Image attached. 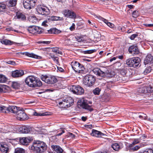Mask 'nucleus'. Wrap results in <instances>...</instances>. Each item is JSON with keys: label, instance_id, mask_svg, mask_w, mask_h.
Listing matches in <instances>:
<instances>
[{"label": "nucleus", "instance_id": "f257e3e1", "mask_svg": "<svg viewBox=\"0 0 153 153\" xmlns=\"http://www.w3.org/2000/svg\"><path fill=\"white\" fill-rule=\"evenodd\" d=\"M47 146L42 141L37 140L33 143L31 146V149L36 153H40L45 151L47 149Z\"/></svg>", "mask_w": 153, "mask_h": 153}, {"label": "nucleus", "instance_id": "f03ea898", "mask_svg": "<svg viewBox=\"0 0 153 153\" xmlns=\"http://www.w3.org/2000/svg\"><path fill=\"white\" fill-rule=\"evenodd\" d=\"M26 84L31 87H40L42 86V82L36 77L33 76L27 77L25 79Z\"/></svg>", "mask_w": 153, "mask_h": 153}, {"label": "nucleus", "instance_id": "7ed1b4c3", "mask_svg": "<svg viewBox=\"0 0 153 153\" xmlns=\"http://www.w3.org/2000/svg\"><path fill=\"white\" fill-rule=\"evenodd\" d=\"M93 72L98 76L101 77L106 76L108 77H112L115 74L114 72L112 71H107L105 72H103L100 68H95L92 70Z\"/></svg>", "mask_w": 153, "mask_h": 153}, {"label": "nucleus", "instance_id": "20e7f679", "mask_svg": "<svg viewBox=\"0 0 153 153\" xmlns=\"http://www.w3.org/2000/svg\"><path fill=\"white\" fill-rule=\"evenodd\" d=\"M140 59L138 57H134L128 59L126 64L129 67L136 68L139 66Z\"/></svg>", "mask_w": 153, "mask_h": 153}, {"label": "nucleus", "instance_id": "39448f33", "mask_svg": "<svg viewBox=\"0 0 153 153\" xmlns=\"http://www.w3.org/2000/svg\"><path fill=\"white\" fill-rule=\"evenodd\" d=\"M96 81L95 77L91 75L86 76L83 80V84L86 87H91L94 84Z\"/></svg>", "mask_w": 153, "mask_h": 153}, {"label": "nucleus", "instance_id": "423d86ee", "mask_svg": "<svg viewBox=\"0 0 153 153\" xmlns=\"http://www.w3.org/2000/svg\"><path fill=\"white\" fill-rule=\"evenodd\" d=\"M41 79L45 83L49 84H53L57 82V79L54 76L42 75Z\"/></svg>", "mask_w": 153, "mask_h": 153}, {"label": "nucleus", "instance_id": "0eeeda50", "mask_svg": "<svg viewBox=\"0 0 153 153\" xmlns=\"http://www.w3.org/2000/svg\"><path fill=\"white\" fill-rule=\"evenodd\" d=\"M36 12L40 14L47 16L50 13L49 9L46 6L40 5L38 6L36 8Z\"/></svg>", "mask_w": 153, "mask_h": 153}, {"label": "nucleus", "instance_id": "6e6552de", "mask_svg": "<svg viewBox=\"0 0 153 153\" xmlns=\"http://www.w3.org/2000/svg\"><path fill=\"white\" fill-rule=\"evenodd\" d=\"M71 66L73 69L76 72L83 73L85 68L82 65L77 61L72 62Z\"/></svg>", "mask_w": 153, "mask_h": 153}, {"label": "nucleus", "instance_id": "1a4fd4ad", "mask_svg": "<svg viewBox=\"0 0 153 153\" xmlns=\"http://www.w3.org/2000/svg\"><path fill=\"white\" fill-rule=\"evenodd\" d=\"M74 100L71 97H68L63 100L62 102L59 103V105H63L62 107L64 108L69 107L72 105L74 104Z\"/></svg>", "mask_w": 153, "mask_h": 153}, {"label": "nucleus", "instance_id": "9d476101", "mask_svg": "<svg viewBox=\"0 0 153 153\" xmlns=\"http://www.w3.org/2000/svg\"><path fill=\"white\" fill-rule=\"evenodd\" d=\"M77 104L78 105H79L82 108L87 110L90 112L93 110L92 106L88 105L87 101L84 99L79 100Z\"/></svg>", "mask_w": 153, "mask_h": 153}, {"label": "nucleus", "instance_id": "9b49d317", "mask_svg": "<svg viewBox=\"0 0 153 153\" xmlns=\"http://www.w3.org/2000/svg\"><path fill=\"white\" fill-rule=\"evenodd\" d=\"M70 90L73 93L77 95L82 94L84 92L83 88L79 85H72L70 86Z\"/></svg>", "mask_w": 153, "mask_h": 153}, {"label": "nucleus", "instance_id": "f8f14e48", "mask_svg": "<svg viewBox=\"0 0 153 153\" xmlns=\"http://www.w3.org/2000/svg\"><path fill=\"white\" fill-rule=\"evenodd\" d=\"M37 0H24L23 5L25 8L30 9L36 4Z\"/></svg>", "mask_w": 153, "mask_h": 153}, {"label": "nucleus", "instance_id": "ddd939ff", "mask_svg": "<svg viewBox=\"0 0 153 153\" xmlns=\"http://www.w3.org/2000/svg\"><path fill=\"white\" fill-rule=\"evenodd\" d=\"M16 117L18 120H24L27 119V116L25 113L24 110L21 108L17 113Z\"/></svg>", "mask_w": 153, "mask_h": 153}, {"label": "nucleus", "instance_id": "4468645a", "mask_svg": "<svg viewBox=\"0 0 153 153\" xmlns=\"http://www.w3.org/2000/svg\"><path fill=\"white\" fill-rule=\"evenodd\" d=\"M145 146V144L141 143L138 145L135 146H134V145H132L131 147L130 146V145H129L128 147L130 151L134 152L140 149V148L143 147Z\"/></svg>", "mask_w": 153, "mask_h": 153}, {"label": "nucleus", "instance_id": "2eb2a0df", "mask_svg": "<svg viewBox=\"0 0 153 153\" xmlns=\"http://www.w3.org/2000/svg\"><path fill=\"white\" fill-rule=\"evenodd\" d=\"M65 16L71 18H74L76 17V14L72 11L69 10H65L63 11Z\"/></svg>", "mask_w": 153, "mask_h": 153}, {"label": "nucleus", "instance_id": "dca6fc26", "mask_svg": "<svg viewBox=\"0 0 153 153\" xmlns=\"http://www.w3.org/2000/svg\"><path fill=\"white\" fill-rule=\"evenodd\" d=\"M128 51L130 53L134 55L138 54L140 52L137 47L134 45L130 46L128 49Z\"/></svg>", "mask_w": 153, "mask_h": 153}, {"label": "nucleus", "instance_id": "f3484780", "mask_svg": "<svg viewBox=\"0 0 153 153\" xmlns=\"http://www.w3.org/2000/svg\"><path fill=\"white\" fill-rule=\"evenodd\" d=\"M24 74L23 70H16L13 71L12 73V76L13 77H18L22 76Z\"/></svg>", "mask_w": 153, "mask_h": 153}, {"label": "nucleus", "instance_id": "a211bd4d", "mask_svg": "<svg viewBox=\"0 0 153 153\" xmlns=\"http://www.w3.org/2000/svg\"><path fill=\"white\" fill-rule=\"evenodd\" d=\"M19 53L23 55H25L28 57L35 59H41L42 58V57L41 56L37 55L32 53H30L28 52H25L23 53Z\"/></svg>", "mask_w": 153, "mask_h": 153}, {"label": "nucleus", "instance_id": "6ab92c4d", "mask_svg": "<svg viewBox=\"0 0 153 153\" xmlns=\"http://www.w3.org/2000/svg\"><path fill=\"white\" fill-rule=\"evenodd\" d=\"M21 107H17L16 106H10L7 108V110L13 113H16Z\"/></svg>", "mask_w": 153, "mask_h": 153}, {"label": "nucleus", "instance_id": "aec40b11", "mask_svg": "<svg viewBox=\"0 0 153 153\" xmlns=\"http://www.w3.org/2000/svg\"><path fill=\"white\" fill-rule=\"evenodd\" d=\"M91 135L93 136L100 137L104 136V134L100 131L93 129L92 130V132L91 133Z\"/></svg>", "mask_w": 153, "mask_h": 153}, {"label": "nucleus", "instance_id": "412c9836", "mask_svg": "<svg viewBox=\"0 0 153 153\" xmlns=\"http://www.w3.org/2000/svg\"><path fill=\"white\" fill-rule=\"evenodd\" d=\"M19 131L22 133H28L30 131V129L29 127L22 126L19 129Z\"/></svg>", "mask_w": 153, "mask_h": 153}, {"label": "nucleus", "instance_id": "4be33fe9", "mask_svg": "<svg viewBox=\"0 0 153 153\" xmlns=\"http://www.w3.org/2000/svg\"><path fill=\"white\" fill-rule=\"evenodd\" d=\"M0 150L2 153H7L8 152V146L5 144H1L0 146Z\"/></svg>", "mask_w": 153, "mask_h": 153}, {"label": "nucleus", "instance_id": "5701e85b", "mask_svg": "<svg viewBox=\"0 0 153 153\" xmlns=\"http://www.w3.org/2000/svg\"><path fill=\"white\" fill-rule=\"evenodd\" d=\"M30 141V139H29L26 137H22L19 139L20 143L23 145H27Z\"/></svg>", "mask_w": 153, "mask_h": 153}, {"label": "nucleus", "instance_id": "b1692460", "mask_svg": "<svg viewBox=\"0 0 153 153\" xmlns=\"http://www.w3.org/2000/svg\"><path fill=\"white\" fill-rule=\"evenodd\" d=\"M153 57L150 54H148L144 60L145 65L147 64L152 62Z\"/></svg>", "mask_w": 153, "mask_h": 153}, {"label": "nucleus", "instance_id": "393cba45", "mask_svg": "<svg viewBox=\"0 0 153 153\" xmlns=\"http://www.w3.org/2000/svg\"><path fill=\"white\" fill-rule=\"evenodd\" d=\"M17 0H9L7 4V6L9 7L15 6L17 4Z\"/></svg>", "mask_w": 153, "mask_h": 153}, {"label": "nucleus", "instance_id": "a878e982", "mask_svg": "<svg viewBox=\"0 0 153 153\" xmlns=\"http://www.w3.org/2000/svg\"><path fill=\"white\" fill-rule=\"evenodd\" d=\"M52 147L56 153H62L63 152V150L59 146H52Z\"/></svg>", "mask_w": 153, "mask_h": 153}, {"label": "nucleus", "instance_id": "bb28decb", "mask_svg": "<svg viewBox=\"0 0 153 153\" xmlns=\"http://www.w3.org/2000/svg\"><path fill=\"white\" fill-rule=\"evenodd\" d=\"M0 42L2 44L8 45H11L14 43V42L7 39L3 40H1Z\"/></svg>", "mask_w": 153, "mask_h": 153}, {"label": "nucleus", "instance_id": "cd10ccee", "mask_svg": "<svg viewBox=\"0 0 153 153\" xmlns=\"http://www.w3.org/2000/svg\"><path fill=\"white\" fill-rule=\"evenodd\" d=\"M117 143H114L111 145L112 148L115 151H117L120 149L122 146Z\"/></svg>", "mask_w": 153, "mask_h": 153}, {"label": "nucleus", "instance_id": "c85d7f7f", "mask_svg": "<svg viewBox=\"0 0 153 153\" xmlns=\"http://www.w3.org/2000/svg\"><path fill=\"white\" fill-rule=\"evenodd\" d=\"M48 32L50 34H58L61 32V31L56 28H51L50 30H48Z\"/></svg>", "mask_w": 153, "mask_h": 153}, {"label": "nucleus", "instance_id": "c756f323", "mask_svg": "<svg viewBox=\"0 0 153 153\" xmlns=\"http://www.w3.org/2000/svg\"><path fill=\"white\" fill-rule=\"evenodd\" d=\"M36 26H33L29 28L28 30L30 33L33 34H36Z\"/></svg>", "mask_w": 153, "mask_h": 153}, {"label": "nucleus", "instance_id": "7c9ffc66", "mask_svg": "<svg viewBox=\"0 0 153 153\" xmlns=\"http://www.w3.org/2000/svg\"><path fill=\"white\" fill-rule=\"evenodd\" d=\"M52 51L56 54H62V52L60 51L58 47L53 48H52Z\"/></svg>", "mask_w": 153, "mask_h": 153}, {"label": "nucleus", "instance_id": "2f4dec72", "mask_svg": "<svg viewBox=\"0 0 153 153\" xmlns=\"http://www.w3.org/2000/svg\"><path fill=\"white\" fill-rule=\"evenodd\" d=\"M102 21L110 27L111 28L114 27V25L113 24L108 22V20L103 18L102 19Z\"/></svg>", "mask_w": 153, "mask_h": 153}, {"label": "nucleus", "instance_id": "473e14b6", "mask_svg": "<svg viewBox=\"0 0 153 153\" xmlns=\"http://www.w3.org/2000/svg\"><path fill=\"white\" fill-rule=\"evenodd\" d=\"M17 17L18 19L24 20L25 19L26 17L22 13H18L17 14Z\"/></svg>", "mask_w": 153, "mask_h": 153}, {"label": "nucleus", "instance_id": "72a5a7b5", "mask_svg": "<svg viewBox=\"0 0 153 153\" xmlns=\"http://www.w3.org/2000/svg\"><path fill=\"white\" fill-rule=\"evenodd\" d=\"M101 89L99 88H97L93 90V92L95 95H99L100 94Z\"/></svg>", "mask_w": 153, "mask_h": 153}, {"label": "nucleus", "instance_id": "f704fd0d", "mask_svg": "<svg viewBox=\"0 0 153 153\" xmlns=\"http://www.w3.org/2000/svg\"><path fill=\"white\" fill-rule=\"evenodd\" d=\"M24 149L21 148H18L15 150V153H25Z\"/></svg>", "mask_w": 153, "mask_h": 153}, {"label": "nucleus", "instance_id": "c9c22d12", "mask_svg": "<svg viewBox=\"0 0 153 153\" xmlns=\"http://www.w3.org/2000/svg\"><path fill=\"white\" fill-rule=\"evenodd\" d=\"M119 71H120L121 75L122 76H124L126 75L127 70L126 69H119Z\"/></svg>", "mask_w": 153, "mask_h": 153}, {"label": "nucleus", "instance_id": "e433bc0d", "mask_svg": "<svg viewBox=\"0 0 153 153\" xmlns=\"http://www.w3.org/2000/svg\"><path fill=\"white\" fill-rule=\"evenodd\" d=\"M151 68L150 67H148L146 68L145 70L144 71L143 73L145 75H146L148 73H150L151 71Z\"/></svg>", "mask_w": 153, "mask_h": 153}, {"label": "nucleus", "instance_id": "4c0bfd02", "mask_svg": "<svg viewBox=\"0 0 153 153\" xmlns=\"http://www.w3.org/2000/svg\"><path fill=\"white\" fill-rule=\"evenodd\" d=\"M12 86L14 88H18L20 87V84L17 82H13V83Z\"/></svg>", "mask_w": 153, "mask_h": 153}, {"label": "nucleus", "instance_id": "58836bf2", "mask_svg": "<svg viewBox=\"0 0 153 153\" xmlns=\"http://www.w3.org/2000/svg\"><path fill=\"white\" fill-rule=\"evenodd\" d=\"M6 80V77L3 75L0 74V83L5 82Z\"/></svg>", "mask_w": 153, "mask_h": 153}, {"label": "nucleus", "instance_id": "ea45409f", "mask_svg": "<svg viewBox=\"0 0 153 153\" xmlns=\"http://www.w3.org/2000/svg\"><path fill=\"white\" fill-rule=\"evenodd\" d=\"M6 8L5 4L3 3H0V12L3 11Z\"/></svg>", "mask_w": 153, "mask_h": 153}, {"label": "nucleus", "instance_id": "a19ab883", "mask_svg": "<svg viewBox=\"0 0 153 153\" xmlns=\"http://www.w3.org/2000/svg\"><path fill=\"white\" fill-rule=\"evenodd\" d=\"M47 112H45L43 113H38L36 112H34L33 114V115H34V116H45L47 115Z\"/></svg>", "mask_w": 153, "mask_h": 153}, {"label": "nucleus", "instance_id": "79ce46f5", "mask_svg": "<svg viewBox=\"0 0 153 153\" xmlns=\"http://www.w3.org/2000/svg\"><path fill=\"white\" fill-rule=\"evenodd\" d=\"M7 110V108L3 106L0 105V112H6V110Z\"/></svg>", "mask_w": 153, "mask_h": 153}, {"label": "nucleus", "instance_id": "37998d69", "mask_svg": "<svg viewBox=\"0 0 153 153\" xmlns=\"http://www.w3.org/2000/svg\"><path fill=\"white\" fill-rule=\"evenodd\" d=\"M139 153H153V151L151 149H147L143 152H139Z\"/></svg>", "mask_w": 153, "mask_h": 153}, {"label": "nucleus", "instance_id": "c03bdc74", "mask_svg": "<svg viewBox=\"0 0 153 153\" xmlns=\"http://www.w3.org/2000/svg\"><path fill=\"white\" fill-rule=\"evenodd\" d=\"M62 18L59 16H52L51 17V19L53 21H58L61 20Z\"/></svg>", "mask_w": 153, "mask_h": 153}, {"label": "nucleus", "instance_id": "a18cd8bd", "mask_svg": "<svg viewBox=\"0 0 153 153\" xmlns=\"http://www.w3.org/2000/svg\"><path fill=\"white\" fill-rule=\"evenodd\" d=\"M96 51V50L95 49H92L90 50H88L87 51H84V53H88V54H91L94 52H95Z\"/></svg>", "mask_w": 153, "mask_h": 153}, {"label": "nucleus", "instance_id": "49530a36", "mask_svg": "<svg viewBox=\"0 0 153 153\" xmlns=\"http://www.w3.org/2000/svg\"><path fill=\"white\" fill-rule=\"evenodd\" d=\"M139 143V140L138 139H134L132 143L130 144V146H132V145H134L135 144H137Z\"/></svg>", "mask_w": 153, "mask_h": 153}, {"label": "nucleus", "instance_id": "de8ad7c7", "mask_svg": "<svg viewBox=\"0 0 153 153\" xmlns=\"http://www.w3.org/2000/svg\"><path fill=\"white\" fill-rule=\"evenodd\" d=\"M36 34H40L43 32V30L38 27L36 26Z\"/></svg>", "mask_w": 153, "mask_h": 153}, {"label": "nucleus", "instance_id": "09e8293b", "mask_svg": "<svg viewBox=\"0 0 153 153\" xmlns=\"http://www.w3.org/2000/svg\"><path fill=\"white\" fill-rule=\"evenodd\" d=\"M120 78L122 81L124 82H125L128 80V77L126 76H123L122 77Z\"/></svg>", "mask_w": 153, "mask_h": 153}, {"label": "nucleus", "instance_id": "8fccbe9b", "mask_svg": "<svg viewBox=\"0 0 153 153\" xmlns=\"http://www.w3.org/2000/svg\"><path fill=\"white\" fill-rule=\"evenodd\" d=\"M5 89V85L0 84V92H4Z\"/></svg>", "mask_w": 153, "mask_h": 153}, {"label": "nucleus", "instance_id": "3c124183", "mask_svg": "<svg viewBox=\"0 0 153 153\" xmlns=\"http://www.w3.org/2000/svg\"><path fill=\"white\" fill-rule=\"evenodd\" d=\"M139 117L142 119H147V117L146 116V114H142V115H140L139 116Z\"/></svg>", "mask_w": 153, "mask_h": 153}, {"label": "nucleus", "instance_id": "603ef678", "mask_svg": "<svg viewBox=\"0 0 153 153\" xmlns=\"http://www.w3.org/2000/svg\"><path fill=\"white\" fill-rule=\"evenodd\" d=\"M51 42L49 41H39L38 43H42L44 44H48L50 43Z\"/></svg>", "mask_w": 153, "mask_h": 153}, {"label": "nucleus", "instance_id": "864d4df0", "mask_svg": "<svg viewBox=\"0 0 153 153\" xmlns=\"http://www.w3.org/2000/svg\"><path fill=\"white\" fill-rule=\"evenodd\" d=\"M85 128L88 129H91L93 128V126L91 124L85 125Z\"/></svg>", "mask_w": 153, "mask_h": 153}, {"label": "nucleus", "instance_id": "5fc2aeb1", "mask_svg": "<svg viewBox=\"0 0 153 153\" xmlns=\"http://www.w3.org/2000/svg\"><path fill=\"white\" fill-rule=\"evenodd\" d=\"M75 25L74 23H72V26H71L70 28V30L72 31L74 30L75 29Z\"/></svg>", "mask_w": 153, "mask_h": 153}, {"label": "nucleus", "instance_id": "6e6d98bb", "mask_svg": "<svg viewBox=\"0 0 153 153\" xmlns=\"http://www.w3.org/2000/svg\"><path fill=\"white\" fill-rule=\"evenodd\" d=\"M48 23L47 20L44 21L42 23V25L45 27H47L48 26L47 24Z\"/></svg>", "mask_w": 153, "mask_h": 153}, {"label": "nucleus", "instance_id": "4d7b16f0", "mask_svg": "<svg viewBox=\"0 0 153 153\" xmlns=\"http://www.w3.org/2000/svg\"><path fill=\"white\" fill-rule=\"evenodd\" d=\"M137 36V35L136 34H133L131 36L130 38L131 40H133Z\"/></svg>", "mask_w": 153, "mask_h": 153}, {"label": "nucleus", "instance_id": "13d9d810", "mask_svg": "<svg viewBox=\"0 0 153 153\" xmlns=\"http://www.w3.org/2000/svg\"><path fill=\"white\" fill-rule=\"evenodd\" d=\"M7 63L8 64H11L13 65H15L16 64L15 62L12 61H9L7 62Z\"/></svg>", "mask_w": 153, "mask_h": 153}, {"label": "nucleus", "instance_id": "bf43d9fd", "mask_svg": "<svg viewBox=\"0 0 153 153\" xmlns=\"http://www.w3.org/2000/svg\"><path fill=\"white\" fill-rule=\"evenodd\" d=\"M57 68L58 70L60 72H64L65 71L61 67H58Z\"/></svg>", "mask_w": 153, "mask_h": 153}, {"label": "nucleus", "instance_id": "052dcab7", "mask_svg": "<svg viewBox=\"0 0 153 153\" xmlns=\"http://www.w3.org/2000/svg\"><path fill=\"white\" fill-rule=\"evenodd\" d=\"M137 12L136 11H134L132 13L133 16L134 17H137Z\"/></svg>", "mask_w": 153, "mask_h": 153}, {"label": "nucleus", "instance_id": "680f3d73", "mask_svg": "<svg viewBox=\"0 0 153 153\" xmlns=\"http://www.w3.org/2000/svg\"><path fill=\"white\" fill-rule=\"evenodd\" d=\"M144 25L146 27H153V23L150 24L146 23L144 24Z\"/></svg>", "mask_w": 153, "mask_h": 153}, {"label": "nucleus", "instance_id": "e2e57ef3", "mask_svg": "<svg viewBox=\"0 0 153 153\" xmlns=\"http://www.w3.org/2000/svg\"><path fill=\"white\" fill-rule=\"evenodd\" d=\"M53 60L56 62V63H58V58L57 57H55L53 59Z\"/></svg>", "mask_w": 153, "mask_h": 153}, {"label": "nucleus", "instance_id": "0e129e2a", "mask_svg": "<svg viewBox=\"0 0 153 153\" xmlns=\"http://www.w3.org/2000/svg\"><path fill=\"white\" fill-rule=\"evenodd\" d=\"M69 136L73 138H74L75 137V135L71 133H69Z\"/></svg>", "mask_w": 153, "mask_h": 153}, {"label": "nucleus", "instance_id": "69168bd1", "mask_svg": "<svg viewBox=\"0 0 153 153\" xmlns=\"http://www.w3.org/2000/svg\"><path fill=\"white\" fill-rule=\"evenodd\" d=\"M147 120L150 122H153V117H149L148 119L147 118Z\"/></svg>", "mask_w": 153, "mask_h": 153}, {"label": "nucleus", "instance_id": "338daca9", "mask_svg": "<svg viewBox=\"0 0 153 153\" xmlns=\"http://www.w3.org/2000/svg\"><path fill=\"white\" fill-rule=\"evenodd\" d=\"M81 118L82 120L84 121H85L87 119L86 117H82Z\"/></svg>", "mask_w": 153, "mask_h": 153}, {"label": "nucleus", "instance_id": "774afa93", "mask_svg": "<svg viewBox=\"0 0 153 153\" xmlns=\"http://www.w3.org/2000/svg\"><path fill=\"white\" fill-rule=\"evenodd\" d=\"M115 65H117L118 66H120L121 65V63L119 62H117L115 63Z\"/></svg>", "mask_w": 153, "mask_h": 153}]
</instances>
